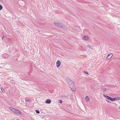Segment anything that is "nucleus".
I'll use <instances>...</instances> for the list:
<instances>
[{"label": "nucleus", "mask_w": 120, "mask_h": 120, "mask_svg": "<svg viewBox=\"0 0 120 120\" xmlns=\"http://www.w3.org/2000/svg\"><path fill=\"white\" fill-rule=\"evenodd\" d=\"M68 85L73 91L74 92L75 91V87L74 83H68Z\"/></svg>", "instance_id": "obj_1"}, {"label": "nucleus", "mask_w": 120, "mask_h": 120, "mask_svg": "<svg viewBox=\"0 0 120 120\" xmlns=\"http://www.w3.org/2000/svg\"><path fill=\"white\" fill-rule=\"evenodd\" d=\"M9 109L13 112L18 114L20 115L21 114V112L18 110L12 108H10Z\"/></svg>", "instance_id": "obj_2"}, {"label": "nucleus", "mask_w": 120, "mask_h": 120, "mask_svg": "<svg viewBox=\"0 0 120 120\" xmlns=\"http://www.w3.org/2000/svg\"><path fill=\"white\" fill-rule=\"evenodd\" d=\"M54 24L56 26H59L63 29H66V27L64 25H63L62 24L58 23L57 22H54Z\"/></svg>", "instance_id": "obj_3"}, {"label": "nucleus", "mask_w": 120, "mask_h": 120, "mask_svg": "<svg viewBox=\"0 0 120 120\" xmlns=\"http://www.w3.org/2000/svg\"><path fill=\"white\" fill-rule=\"evenodd\" d=\"M66 80L68 82H73V81L71 80V79L70 78H66Z\"/></svg>", "instance_id": "obj_4"}, {"label": "nucleus", "mask_w": 120, "mask_h": 120, "mask_svg": "<svg viewBox=\"0 0 120 120\" xmlns=\"http://www.w3.org/2000/svg\"><path fill=\"white\" fill-rule=\"evenodd\" d=\"M103 95L104 97H105V98H106L107 99L110 100L111 99V97H110L107 95H106L105 94H103Z\"/></svg>", "instance_id": "obj_5"}, {"label": "nucleus", "mask_w": 120, "mask_h": 120, "mask_svg": "<svg viewBox=\"0 0 120 120\" xmlns=\"http://www.w3.org/2000/svg\"><path fill=\"white\" fill-rule=\"evenodd\" d=\"M113 56V54L111 53L108 55L107 57V59H109L111 58Z\"/></svg>", "instance_id": "obj_6"}, {"label": "nucleus", "mask_w": 120, "mask_h": 120, "mask_svg": "<svg viewBox=\"0 0 120 120\" xmlns=\"http://www.w3.org/2000/svg\"><path fill=\"white\" fill-rule=\"evenodd\" d=\"M60 62L59 60H58L56 63V66L57 67H59L60 64Z\"/></svg>", "instance_id": "obj_7"}, {"label": "nucleus", "mask_w": 120, "mask_h": 120, "mask_svg": "<svg viewBox=\"0 0 120 120\" xmlns=\"http://www.w3.org/2000/svg\"><path fill=\"white\" fill-rule=\"evenodd\" d=\"M45 103L47 104H50L51 102V101L50 99H47L45 101Z\"/></svg>", "instance_id": "obj_8"}, {"label": "nucleus", "mask_w": 120, "mask_h": 120, "mask_svg": "<svg viewBox=\"0 0 120 120\" xmlns=\"http://www.w3.org/2000/svg\"><path fill=\"white\" fill-rule=\"evenodd\" d=\"M83 39L85 40H88V37L87 36H84L83 37Z\"/></svg>", "instance_id": "obj_9"}, {"label": "nucleus", "mask_w": 120, "mask_h": 120, "mask_svg": "<svg viewBox=\"0 0 120 120\" xmlns=\"http://www.w3.org/2000/svg\"><path fill=\"white\" fill-rule=\"evenodd\" d=\"M90 98L88 97L87 96H86V97L85 100H86V101H89V100H90Z\"/></svg>", "instance_id": "obj_10"}, {"label": "nucleus", "mask_w": 120, "mask_h": 120, "mask_svg": "<svg viewBox=\"0 0 120 120\" xmlns=\"http://www.w3.org/2000/svg\"><path fill=\"white\" fill-rule=\"evenodd\" d=\"M26 101L30 102L31 100L30 99H28L27 98H26L25 99Z\"/></svg>", "instance_id": "obj_11"}, {"label": "nucleus", "mask_w": 120, "mask_h": 120, "mask_svg": "<svg viewBox=\"0 0 120 120\" xmlns=\"http://www.w3.org/2000/svg\"><path fill=\"white\" fill-rule=\"evenodd\" d=\"M115 100H120V97H115Z\"/></svg>", "instance_id": "obj_12"}, {"label": "nucleus", "mask_w": 120, "mask_h": 120, "mask_svg": "<svg viewBox=\"0 0 120 120\" xmlns=\"http://www.w3.org/2000/svg\"><path fill=\"white\" fill-rule=\"evenodd\" d=\"M87 47L90 48H91V49H93V47L92 46H91V45H87Z\"/></svg>", "instance_id": "obj_13"}, {"label": "nucleus", "mask_w": 120, "mask_h": 120, "mask_svg": "<svg viewBox=\"0 0 120 120\" xmlns=\"http://www.w3.org/2000/svg\"><path fill=\"white\" fill-rule=\"evenodd\" d=\"M110 101H115V98H112L111 97Z\"/></svg>", "instance_id": "obj_14"}, {"label": "nucleus", "mask_w": 120, "mask_h": 120, "mask_svg": "<svg viewBox=\"0 0 120 120\" xmlns=\"http://www.w3.org/2000/svg\"><path fill=\"white\" fill-rule=\"evenodd\" d=\"M1 90L3 93H4V89L2 87L1 88Z\"/></svg>", "instance_id": "obj_15"}, {"label": "nucleus", "mask_w": 120, "mask_h": 120, "mask_svg": "<svg viewBox=\"0 0 120 120\" xmlns=\"http://www.w3.org/2000/svg\"><path fill=\"white\" fill-rule=\"evenodd\" d=\"M102 89L104 91H105L107 90V89L105 88H102Z\"/></svg>", "instance_id": "obj_16"}, {"label": "nucleus", "mask_w": 120, "mask_h": 120, "mask_svg": "<svg viewBox=\"0 0 120 120\" xmlns=\"http://www.w3.org/2000/svg\"><path fill=\"white\" fill-rule=\"evenodd\" d=\"M35 111L36 113L38 114L40 113V112L39 110H36Z\"/></svg>", "instance_id": "obj_17"}, {"label": "nucleus", "mask_w": 120, "mask_h": 120, "mask_svg": "<svg viewBox=\"0 0 120 120\" xmlns=\"http://www.w3.org/2000/svg\"><path fill=\"white\" fill-rule=\"evenodd\" d=\"M3 8V7L1 5H0V10H1Z\"/></svg>", "instance_id": "obj_18"}, {"label": "nucleus", "mask_w": 120, "mask_h": 120, "mask_svg": "<svg viewBox=\"0 0 120 120\" xmlns=\"http://www.w3.org/2000/svg\"><path fill=\"white\" fill-rule=\"evenodd\" d=\"M59 102L60 103H62V100H59Z\"/></svg>", "instance_id": "obj_19"}, {"label": "nucleus", "mask_w": 120, "mask_h": 120, "mask_svg": "<svg viewBox=\"0 0 120 120\" xmlns=\"http://www.w3.org/2000/svg\"><path fill=\"white\" fill-rule=\"evenodd\" d=\"M84 73L86 74H87L88 75V73L87 72H86L85 71H84Z\"/></svg>", "instance_id": "obj_20"}, {"label": "nucleus", "mask_w": 120, "mask_h": 120, "mask_svg": "<svg viewBox=\"0 0 120 120\" xmlns=\"http://www.w3.org/2000/svg\"><path fill=\"white\" fill-rule=\"evenodd\" d=\"M63 97L67 98L68 96H63Z\"/></svg>", "instance_id": "obj_21"}, {"label": "nucleus", "mask_w": 120, "mask_h": 120, "mask_svg": "<svg viewBox=\"0 0 120 120\" xmlns=\"http://www.w3.org/2000/svg\"><path fill=\"white\" fill-rule=\"evenodd\" d=\"M106 101L108 103L110 102L109 101L107 100H106Z\"/></svg>", "instance_id": "obj_22"}, {"label": "nucleus", "mask_w": 120, "mask_h": 120, "mask_svg": "<svg viewBox=\"0 0 120 120\" xmlns=\"http://www.w3.org/2000/svg\"><path fill=\"white\" fill-rule=\"evenodd\" d=\"M0 1L1 2H3V0H0Z\"/></svg>", "instance_id": "obj_23"}, {"label": "nucleus", "mask_w": 120, "mask_h": 120, "mask_svg": "<svg viewBox=\"0 0 120 120\" xmlns=\"http://www.w3.org/2000/svg\"><path fill=\"white\" fill-rule=\"evenodd\" d=\"M4 36L2 38V40H3V39L4 38Z\"/></svg>", "instance_id": "obj_24"}, {"label": "nucleus", "mask_w": 120, "mask_h": 120, "mask_svg": "<svg viewBox=\"0 0 120 120\" xmlns=\"http://www.w3.org/2000/svg\"><path fill=\"white\" fill-rule=\"evenodd\" d=\"M119 108L120 109V106L119 107Z\"/></svg>", "instance_id": "obj_25"}, {"label": "nucleus", "mask_w": 120, "mask_h": 120, "mask_svg": "<svg viewBox=\"0 0 120 120\" xmlns=\"http://www.w3.org/2000/svg\"><path fill=\"white\" fill-rule=\"evenodd\" d=\"M75 28L76 29H76V28Z\"/></svg>", "instance_id": "obj_26"}]
</instances>
